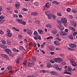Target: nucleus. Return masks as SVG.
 <instances>
[{"mask_svg": "<svg viewBox=\"0 0 77 77\" xmlns=\"http://www.w3.org/2000/svg\"><path fill=\"white\" fill-rule=\"evenodd\" d=\"M70 47L71 48H74V47H76V45L74 44H71L70 45H69Z\"/></svg>", "mask_w": 77, "mask_h": 77, "instance_id": "obj_8", "label": "nucleus"}, {"mask_svg": "<svg viewBox=\"0 0 77 77\" xmlns=\"http://www.w3.org/2000/svg\"><path fill=\"white\" fill-rule=\"evenodd\" d=\"M27 63V60H24V61L23 62V65H26V63Z\"/></svg>", "mask_w": 77, "mask_h": 77, "instance_id": "obj_20", "label": "nucleus"}, {"mask_svg": "<svg viewBox=\"0 0 77 77\" xmlns=\"http://www.w3.org/2000/svg\"><path fill=\"white\" fill-rule=\"evenodd\" d=\"M12 67H11L10 66H9L8 67V69L9 70H11V69H12Z\"/></svg>", "mask_w": 77, "mask_h": 77, "instance_id": "obj_46", "label": "nucleus"}, {"mask_svg": "<svg viewBox=\"0 0 77 77\" xmlns=\"http://www.w3.org/2000/svg\"><path fill=\"white\" fill-rule=\"evenodd\" d=\"M72 63V66H76L77 65V64L75 63V62L74 61H71V62Z\"/></svg>", "mask_w": 77, "mask_h": 77, "instance_id": "obj_7", "label": "nucleus"}, {"mask_svg": "<svg viewBox=\"0 0 77 77\" xmlns=\"http://www.w3.org/2000/svg\"><path fill=\"white\" fill-rule=\"evenodd\" d=\"M8 37H11L12 36V34L10 33H8Z\"/></svg>", "mask_w": 77, "mask_h": 77, "instance_id": "obj_36", "label": "nucleus"}, {"mask_svg": "<svg viewBox=\"0 0 77 77\" xmlns=\"http://www.w3.org/2000/svg\"><path fill=\"white\" fill-rule=\"evenodd\" d=\"M67 35V33H66L65 32H62V34H61V35H62V36H65V35Z\"/></svg>", "mask_w": 77, "mask_h": 77, "instance_id": "obj_15", "label": "nucleus"}, {"mask_svg": "<svg viewBox=\"0 0 77 77\" xmlns=\"http://www.w3.org/2000/svg\"><path fill=\"white\" fill-rule=\"evenodd\" d=\"M10 72V73H11V72H12V73H14V72H13L12 70H11L9 72Z\"/></svg>", "mask_w": 77, "mask_h": 77, "instance_id": "obj_59", "label": "nucleus"}, {"mask_svg": "<svg viewBox=\"0 0 77 77\" xmlns=\"http://www.w3.org/2000/svg\"><path fill=\"white\" fill-rule=\"evenodd\" d=\"M41 72H42V73H45V71L44 70H42L41 71Z\"/></svg>", "mask_w": 77, "mask_h": 77, "instance_id": "obj_49", "label": "nucleus"}, {"mask_svg": "<svg viewBox=\"0 0 77 77\" xmlns=\"http://www.w3.org/2000/svg\"><path fill=\"white\" fill-rule=\"evenodd\" d=\"M50 62H51V63H54V61L53 60H50Z\"/></svg>", "mask_w": 77, "mask_h": 77, "instance_id": "obj_50", "label": "nucleus"}, {"mask_svg": "<svg viewBox=\"0 0 77 77\" xmlns=\"http://www.w3.org/2000/svg\"><path fill=\"white\" fill-rule=\"evenodd\" d=\"M68 69H67L68 71H69V72H71V70H70V67H69V66H68Z\"/></svg>", "mask_w": 77, "mask_h": 77, "instance_id": "obj_34", "label": "nucleus"}, {"mask_svg": "<svg viewBox=\"0 0 77 77\" xmlns=\"http://www.w3.org/2000/svg\"><path fill=\"white\" fill-rule=\"evenodd\" d=\"M49 49H50L51 51H54V48L53 46H50L48 47Z\"/></svg>", "mask_w": 77, "mask_h": 77, "instance_id": "obj_6", "label": "nucleus"}, {"mask_svg": "<svg viewBox=\"0 0 77 77\" xmlns=\"http://www.w3.org/2000/svg\"><path fill=\"white\" fill-rule=\"evenodd\" d=\"M56 38L59 41H61V39L60 38Z\"/></svg>", "mask_w": 77, "mask_h": 77, "instance_id": "obj_52", "label": "nucleus"}, {"mask_svg": "<svg viewBox=\"0 0 77 77\" xmlns=\"http://www.w3.org/2000/svg\"><path fill=\"white\" fill-rule=\"evenodd\" d=\"M69 17L70 19H72V18H73V17L71 16H69Z\"/></svg>", "mask_w": 77, "mask_h": 77, "instance_id": "obj_54", "label": "nucleus"}, {"mask_svg": "<svg viewBox=\"0 0 77 77\" xmlns=\"http://www.w3.org/2000/svg\"><path fill=\"white\" fill-rule=\"evenodd\" d=\"M12 29L14 30H15V31H17V32H19V31H20V30H19V29H18L15 27H13L12 28Z\"/></svg>", "mask_w": 77, "mask_h": 77, "instance_id": "obj_19", "label": "nucleus"}, {"mask_svg": "<svg viewBox=\"0 0 77 77\" xmlns=\"http://www.w3.org/2000/svg\"><path fill=\"white\" fill-rule=\"evenodd\" d=\"M36 58L35 57H33L31 59V61L32 62H36Z\"/></svg>", "mask_w": 77, "mask_h": 77, "instance_id": "obj_5", "label": "nucleus"}, {"mask_svg": "<svg viewBox=\"0 0 77 77\" xmlns=\"http://www.w3.org/2000/svg\"><path fill=\"white\" fill-rule=\"evenodd\" d=\"M68 49L69 50H70L71 51H74V49L72 48H68Z\"/></svg>", "mask_w": 77, "mask_h": 77, "instance_id": "obj_39", "label": "nucleus"}, {"mask_svg": "<svg viewBox=\"0 0 77 77\" xmlns=\"http://www.w3.org/2000/svg\"><path fill=\"white\" fill-rule=\"evenodd\" d=\"M13 17H15L16 18L18 17V15L17 14H14Z\"/></svg>", "mask_w": 77, "mask_h": 77, "instance_id": "obj_53", "label": "nucleus"}, {"mask_svg": "<svg viewBox=\"0 0 77 77\" xmlns=\"http://www.w3.org/2000/svg\"><path fill=\"white\" fill-rule=\"evenodd\" d=\"M38 33L39 34H43L44 33L43 32V31H42V30L41 29H38Z\"/></svg>", "mask_w": 77, "mask_h": 77, "instance_id": "obj_13", "label": "nucleus"}, {"mask_svg": "<svg viewBox=\"0 0 77 77\" xmlns=\"http://www.w3.org/2000/svg\"><path fill=\"white\" fill-rule=\"evenodd\" d=\"M57 15H58V16H62L61 13H60V12L57 13Z\"/></svg>", "mask_w": 77, "mask_h": 77, "instance_id": "obj_48", "label": "nucleus"}, {"mask_svg": "<svg viewBox=\"0 0 77 77\" xmlns=\"http://www.w3.org/2000/svg\"><path fill=\"white\" fill-rule=\"evenodd\" d=\"M69 39L72 40L73 39V36H72V35L69 36Z\"/></svg>", "mask_w": 77, "mask_h": 77, "instance_id": "obj_30", "label": "nucleus"}, {"mask_svg": "<svg viewBox=\"0 0 77 77\" xmlns=\"http://www.w3.org/2000/svg\"><path fill=\"white\" fill-rule=\"evenodd\" d=\"M18 37L19 38H22V36H21V35H18Z\"/></svg>", "mask_w": 77, "mask_h": 77, "instance_id": "obj_60", "label": "nucleus"}, {"mask_svg": "<svg viewBox=\"0 0 77 77\" xmlns=\"http://www.w3.org/2000/svg\"><path fill=\"white\" fill-rule=\"evenodd\" d=\"M54 44H56L57 45H60V42L57 41H55L54 42Z\"/></svg>", "mask_w": 77, "mask_h": 77, "instance_id": "obj_10", "label": "nucleus"}, {"mask_svg": "<svg viewBox=\"0 0 77 77\" xmlns=\"http://www.w3.org/2000/svg\"><path fill=\"white\" fill-rule=\"evenodd\" d=\"M5 51L6 52V53H7L8 54H9L10 56H11V55H12V51H11V50H10V49L8 48H6L5 49Z\"/></svg>", "mask_w": 77, "mask_h": 77, "instance_id": "obj_1", "label": "nucleus"}, {"mask_svg": "<svg viewBox=\"0 0 77 77\" xmlns=\"http://www.w3.org/2000/svg\"><path fill=\"white\" fill-rule=\"evenodd\" d=\"M19 48L20 50H25L23 46H20L19 47Z\"/></svg>", "mask_w": 77, "mask_h": 77, "instance_id": "obj_17", "label": "nucleus"}, {"mask_svg": "<svg viewBox=\"0 0 77 77\" xmlns=\"http://www.w3.org/2000/svg\"><path fill=\"white\" fill-rule=\"evenodd\" d=\"M3 18H4L3 16H1L0 17V19L2 20V19H3Z\"/></svg>", "mask_w": 77, "mask_h": 77, "instance_id": "obj_51", "label": "nucleus"}, {"mask_svg": "<svg viewBox=\"0 0 77 77\" xmlns=\"http://www.w3.org/2000/svg\"><path fill=\"white\" fill-rule=\"evenodd\" d=\"M45 6L46 8H49L50 7V4H49V3H47L46 4Z\"/></svg>", "mask_w": 77, "mask_h": 77, "instance_id": "obj_22", "label": "nucleus"}, {"mask_svg": "<svg viewBox=\"0 0 77 77\" xmlns=\"http://www.w3.org/2000/svg\"><path fill=\"white\" fill-rule=\"evenodd\" d=\"M34 35L35 36H38V32H37L36 31H35L34 32Z\"/></svg>", "mask_w": 77, "mask_h": 77, "instance_id": "obj_21", "label": "nucleus"}, {"mask_svg": "<svg viewBox=\"0 0 77 77\" xmlns=\"http://www.w3.org/2000/svg\"><path fill=\"white\" fill-rule=\"evenodd\" d=\"M26 33H27V34H28L30 35H32V32H31V31L29 29H27Z\"/></svg>", "mask_w": 77, "mask_h": 77, "instance_id": "obj_4", "label": "nucleus"}, {"mask_svg": "<svg viewBox=\"0 0 77 77\" xmlns=\"http://www.w3.org/2000/svg\"><path fill=\"white\" fill-rule=\"evenodd\" d=\"M45 14L47 16H48L50 15V12L49 11H46L45 12Z\"/></svg>", "mask_w": 77, "mask_h": 77, "instance_id": "obj_27", "label": "nucleus"}, {"mask_svg": "<svg viewBox=\"0 0 77 77\" xmlns=\"http://www.w3.org/2000/svg\"><path fill=\"white\" fill-rule=\"evenodd\" d=\"M61 21L63 23H67V20L65 18H62L61 19Z\"/></svg>", "mask_w": 77, "mask_h": 77, "instance_id": "obj_3", "label": "nucleus"}, {"mask_svg": "<svg viewBox=\"0 0 77 77\" xmlns=\"http://www.w3.org/2000/svg\"><path fill=\"white\" fill-rule=\"evenodd\" d=\"M40 50V51H41V52H42V53H43V54H45V51H44L43 50H42L41 49H39Z\"/></svg>", "mask_w": 77, "mask_h": 77, "instance_id": "obj_44", "label": "nucleus"}, {"mask_svg": "<svg viewBox=\"0 0 77 77\" xmlns=\"http://www.w3.org/2000/svg\"><path fill=\"white\" fill-rule=\"evenodd\" d=\"M28 66H30V67H32L34 66V64L31 63H29L28 64Z\"/></svg>", "mask_w": 77, "mask_h": 77, "instance_id": "obj_9", "label": "nucleus"}, {"mask_svg": "<svg viewBox=\"0 0 77 77\" xmlns=\"http://www.w3.org/2000/svg\"><path fill=\"white\" fill-rule=\"evenodd\" d=\"M7 32H8V33H10V30L9 29L7 30Z\"/></svg>", "mask_w": 77, "mask_h": 77, "instance_id": "obj_64", "label": "nucleus"}, {"mask_svg": "<svg viewBox=\"0 0 77 77\" xmlns=\"http://www.w3.org/2000/svg\"><path fill=\"white\" fill-rule=\"evenodd\" d=\"M58 27L59 28L60 30H63V29H64L63 27H61L60 26H58Z\"/></svg>", "mask_w": 77, "mask_h": 77, "instance_id": "obj_28", "label": "nucleus"}, {"mask_svg": "<svg viewBox=\"0 0 77 77\" xmlns=\"http://www.w3.org/2000/svg\"><path fill=\"white\" fill-rule=\"evenodd\" d=\"M48 18H50V19H51L52 18V17L53 16V14H51L50 15L49 14Z\"/></svg>", "mask_w": 77, "mask_h": 77, "instance_id": "obj_31", "label": "nucleus"}, {"mask_svg": "<svg viewBox=\"0 0 77 77\" xmlns=\"http://www.w3.org/2000/svg\"><path fill=\"white\" fill-rule=\"evenodd\" d=\"M52 18L53 19H54L55 20L56 18V17L55 16H54V15H52Z\"/></svg>", "mask_w": 77, "mask_h": 77, "instance_id": "obj_38", "label": "nucleus"}, {"mask_svg": "<svg viewBox=\"0 0 77 77\" xmlns=\"http://www.w3.org/2000/svg\"><path fill=\"white\" fill-rule=\"evenodd\" d=\"M21 24L23 25H26V23L25 22V21H23L21 23Z\"/></svg>", "mask_w": 77, "mask_h": 77, "instance_id": "obj_41", "label": "nucleus"}, {"mask_svg": "<svg viewBox=\"0 0 77 77\" xmlns=\"http://www.w3.org/2000/svg\"><path fill=\"white\" fill-rule=\"evenodd\" d=\"M5 21V20L2 19V20H0V24H2Z\"/></svg>", "mask_w": 77, "mask_h": 77, "instance_id": "obj_32", "label": "nucleus"}, {"mask_svg": "<svg viewBox=\"0 0 77 77\" xmlns=\"http://www.w3.org/2000/svg\"><path fill=\"white\" fill-rule=\"evenodd\" d=\"M72 30H73L74 32H75V29H74V28L72 27Z\"/></svg>", "mask_w": 77, "mask_h": 77, "instance_id": "obj_58", "label": "nucleus"}, {"mask_svg": "<svg viewBox=\"0 0 77 77\" xmlns=\"http://www.w3.org/2000/svg\"><path fill=\"white\" fill-rule=\"evenodd\" d=\"M32 15H38V13H37L36 12L35 13H32L31 14Z\"/></svg>", "mask_w": 77, "mask_h": 77, "instance_id": "obj_24", "label": "nucleus"}, {"mask_svg": "<svg viewBox=\"0 0 77 77\" xmlns=\"http://www.w3.org/2000/svg\"><path fill=\"white\" fill-rule=\"evenodd\" d=\"M54 60L57 63H59L60 62H61L62 61V59L59 58H57L54 59Z\"/></svg>", "mask_w": 77, "mask_h": 77, "instance_id": "obj_2", "label": "nucleus"}, {"mask_svg": "<svg viewBox=\"0 0 77 77\" xmlns=\"http://www.w3.org/2000/svg\"><path fill=\"white\" fill-rule=\"evenodd\" d=\"M58 23L59 25H61L62 24V22L60 20H57Z\"/></svg>", "mask_w": 77, "mask_h": 77, "instance_id": "obj_16", "label": "nucleus"}, {"mask_svg": "<svg viewBox=\"0 0 77 77\" xmlns=\"http://www.w3.org/2000/svg\"><path fill=\"white\" fill-rule=\"evenodd\" d=\"M20 59H21V57H19L18 58L16 61V63H17V64H18V63H20Z\"/></svg>", "mask_w": 77, "mask_h": 77, "instance_id": "obj_11", "label": "nucleus"}, {"mask_svg": "<svg viewBox=\"0 0 77 77\" xmlns=\"http://www.w3.org/2000/svg\"><path fill=\"white\" fill-rule=\"evenodd\" d=\"M36 37L38 39H39V40H41V36L39 35H37L36 36Z\"/></svg>", "mask_w": 77, "mask_h": 77, "instance_id": "obj_37", "label": "nucleus"}, {"mask_svg": "<svg viewBox=\"0 0 77 77\" xmlns=\"http://www.w3.org/2000/svg\"><path fill=\"white\" fill-rule=\"evenodd\" d=\"M65 31L66 32H68V29H65Z\"/></svg>", "mask_w": 77, "mask_h": 77, "instance_id": "obj_63", "label": "nucleus"}, {"mask_svg": "<svg viewBox=\"0 0 77 77\" xmlns=\"http://www.w3.org/2000/svg\"><path fill=\"white\" fill-rule=\"evenodd\" d=\"M52 32L54 34H56L57 32H56V29H54V30H53Z\"/></svg>", "mask_w": 77, "mask_h": 77, "instance_id": "obj_23", "label": "nucleus"}, {"mask_svg": "<svg viewBox=\"0 0 77 77\" xmlns=\"http://www.w3.org/2000/svg\"><path fill=\"white\" fill-rule=\"evenodd\" d=\"M67 12H71V8H68L67 9Z\"/></svg>", "mask_w": 77, "mask_h": 77, "instance_id": "obj_43", "label": "nucleus"}, {"mask_svg": "<svg viewBox=\"0 0 77 77\" xmlns=\"http://www.w3.org/2000/svg\"><path fill=\"white\" fill-rule=\"evenodd\" d=\"M38 75V74H36V73H34L33 75H31L30 76H28V77H36V76H37Z\"/></svg>", "mask_w": 77, "mask_h": 77, "instance_id": "obj_14", "label": "nucleus"}, {"mask_svg": "<svg viewBox=\"0 0 77 77\" xmlns=\"http://www.w3.org/2000/svg\"><path fill=\"white\" fill-rule=\"evenodd\" d=\"M56 50H60V49L59 48H56Z\"/></svg>", "mask_w": 77, "mask_h": 77, "instance_id": "obj_61", "label": "nucleus"}, {"mask_svg": "<svg viewBox=\"0 0 77 77\" xmlns=\"http://www.w3.org/2000/svg\"><path fill=\"white\" fill-rule=\"evenodd\" d=\"M0 34H2V35H3L4 34V32H3V31L0 30Z\"/></svg>", "mask_w": 77, "mask_h": 77, "instance_id": "obj_42", "label": "nucleus"}, {"mask_svg": "<svg viewBox=\"0 0 77 77\" xmlns=\"http://www.w3.org/2000/svg\"><path fill=\"white\" fill-rule=\"evenodd\" d=\"M15 6L16 7V8H17V9H18L19 8V7H20V6H19V5H18L17 4H16L15 5Z\"/></svg>", "mask_w": 77, "mask_h": 77, "instance_id": "obj_40", "label": "nucleus"}, {"mask_svg": "<svg viewBox=\"0 0 77 77\" xmlns=\"http://www.w3.org/2000/svg\"><path fill=\"white\" fill-rule=\"evenodd\" d=\"M71 11L73 13H75V12H76V10L74 9H72Z\"/></svg>", "mask_w": 77, "mask_h": 77, "instance_id": "obj_33", "label": "nucleus"}, {"mask_svg": "<svg viewBox=\"0 0 77 77\" xmlns=\"http://www.w3.org/2000/svg\"><path fill=\"white\" fill-rule=\"evenodd\" d=\"M8 44L9 45H11V41H9L8 42Z\"/></svg>", "mask_w": 77, "mask_h": 77, "instance_id": "obj_57", "label": "nucleus"}, {"mask_svg": "<svg viewBox=\"0 0 77 77\" xmlns=\"http://www.w3.org/2000/svg\"><path fill=\"white\" fill-rule=\"evenodd\" d=\"M22 21H23V20H22L19 19L18 22V23H21V22H22Z\"/></svg>", "mask_w": 77, "mask_h": 77, "instance_id": "obj_47", "label": "nucleus"}, {"mask_svg": "<svg viewBox=\"0 0 77 77\" xmlns=\"http://www.w3.org/2000/svg\"><path fill=\"white\" fill-rule=\"evenodd\" d=\"M50 54L51 55H53V54H54V52H50Z\"/></svg>", "mask_w": 77, "mask_h": 77, "instance_id": "obj_55", "label": "nucleus"}, {"mask_svg": "<svg viewBox=\"0 0 77 77\" xmlns=\"http://www.w3.org/2000/svg\"><path fill=\"white\" fill-rule=\"evenodd\" d=\"M47 66L48 68H52V66L50 64H48Z\"/></svg>", "mask_w": 77, "mask_h": 77, "instance_id": "obj_29", "label": "nucleus"}, {"mask_svg": "<svg viewBox=\"0 0 77 77\" xmlns=\"http://www.w3.org/2000/svg\"><path fill=\"white\" fill-rule=\"evenodd\" d=\"M35 22L37 24H39V22L38 21V20L35 21Z\"/></svg>", "mask_w": 77, "mask_h": 77, "instance_id": "obj_56", "label": "nucleus"}, {"mask_svg": "<svg viewBox=\"0 0 77 77\" xmlns=\"http://www.w3.org/2000/svg\"><path fill=\"white\" fill-rule=\"evenodd\" d=\"M2 48H6V46L2 45Z\"/></svg>", "mask_w": 77, "mask_h": 77, "instance_id": "obj_62", "label": "nucleus"}, {"mask_svg": "<svg viewBox=\"0 0 77 77\" xmlns=\"http://www.w3.org/2000/svg\"><path fill=\"white\" fill-rule=\"evenodd\" d=\"M1 42L3 44H6V41L4 40H2L1 41Z\"/></svg>", "mask_w": 77, "mask_h": 77, "instance_id": "obj_18", "label": "nucleus"}, {"mask_svg": "<svg viewBox=\"0 0 77 77\" xmlns=\"http://www.w3.org/2000/svg\"><path fill=\"white\" fill-rule=\"evenodd\" d=\"M54 3H55L56 4V5H59V3H58V2H57L56 1H54L53 2Z\"/></svg>", "mask_w": 77, "mask_h": 77, "instance_id": "obj_35", "label": "nucleus"}, {"mask_svg": "<svg viewBox=\"0 0 77 77\" xmlns=\"http://www.w3.org/2000/svg\"><path fill=\"white\" fill-rule=\"evenodd\" d=\"M50 73L52 75H56V72L54 71L51 72Z\"/></svg>", "mask_w": 77, "mask_h": 77, "instance_id": "obj_25", "label": "nucleus"}, {"mask_svg": "<svg viewBox=\"0 0 77 77\" xmlns=\"http://www.w3.org/2000/svg\"><path fill=\"white\" fill-rule=\"evenodd\" d=\"M1 55L2 56L4 57H5V58H8V57L6 54H1Z\"/></svg>", "mask_w": 77, "mask_h": 77, "instance_id": "obj_12", "label": "nucleus"}, {"mask_svg": "<svg viewBox=\"0 0 77 77\" xmlns=\"http://www.w3.org/2000/svg\"><path fill=\"white\" fill-rule=\"evenodd\" d=\"M77 32H75L73 33V36H75V35H77Z\"/></svg>", "mask_w": 77, "mask_h": 77, "instance_id": "obj_45", "label": "nucleus"}, {"mask_svg": "<svg viewBox=\"0 0 77 77\" xmlns=\"http://www.w3.org/2000/svg\"><path fill=\"white\" fill-rule=\"evenodd\" d=\"M55 68L56 69L59 70L60 71V69H61V68H59L58 67V65H57V66H56V67Z\"/></svg>", "mask_w": 77, "mask_h": 77, "instance_id": "obj_26", "label": "nucleus"}]
</instances>
